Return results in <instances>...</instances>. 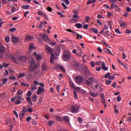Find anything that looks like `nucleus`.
Masks as SVG:
<instances>
[{
	"mask_svg": "<svg viewBox=\"0 0 131 131\" xmlns=\"http://www.w3.org/2000/svg\"><path fill=\"white\" fill-rule=\"evenodd\" d=\"M27 111L28 112H29V113H31L33 112V110L32 109V108H29L27 109Z\"/></svg>",
	"mask_w": 131,
	"mask_h": 131,
	"instance_id": "864d4df0",
	"label": "nucleus"
},
{
	"mask_svg": "<svg viewBox=\"0 0 131 131\" xmlns=\"http://www.w3.org/2000/svg\"><path fill=\"white\" fill-rule=\"evenodd\" d=\"M82 70L83 73H84L86 76H89V75H90V71H89V68L86 66L82 67Z\"/></svg>",
	"mask_w": 131,
	"mask_h": 131,
	"instance_id": "423d86ee",
	"label": "nucleus"
},
{
	"mask_svg": "<svg viewBox=\"0 0 131 131\" xmlns=\"http://www.w3.org/2000/svg\"><path fill=\"white\" fill-rule=\"evenodd\" d=\"M42 24H43V22L41 21L40 25L37 26L38 28H42Z\"/></svg>",
	"mask_w": 131,
	"mask_h": 131,
	"instance_id": "3c124183",
	"label": "nucleus"
},
{
	"mask_svg": "<svg viewBox=\"0 0 131 131\" xmlns=\"http://www.w3.org/2000/svg\"><path fill=\"white\" fill-rule=\"evenodd\" d=\"M24 76H25V73H20L17 77L18 78H21V77H24Z\"/></svg>",
	"mask_w": 131,
	"mask_h": 131,
	"instance_id": "f704fd0d",
	"label": "nucleus"
},
{
	"mask_svg": "<svg viewBox=\"0 0 131 131\" xmlns=\"http://www.w3.org/2000/svg\"><path fill=\"white\" fill-rule=\"evenodd\" d=\"M111 21L109 20L108 21V24H105L104 25V29L105 30H108L109 29V28L110 29H112V25H111Z\"/></svg>",
	"mask_w": 131,
	"mask_h": 131,
	"instance_id": "1a4fd4ad",
	"label": "nucleus"
},
{
	"mask_svg": "<svg viewBox=\"0 0 131 131\" xmlns=\"http://www.w3.org/2000/svg\"><path fill=\"white\" fill-rule=\"evenodd\" d=\"M116 84H117L116 82H114L112 84V86L113 88H115L116 86Z\"/></svg>",
	"mask_w": 131,
	"mask_h": 131,
	"instance_id": "338daca9",
	"label": "nucleus"
},
{
	"mask_svg": "<svg viewBox=\"0 0 131 131\" xmlns=\"http://www.w3.org/2000/svg\"><path fill=\"white\" fill-rule=\"evenodd\" d=\"M91 19V17H89V16H85V21L87 22H89V21H90V20Z\"/></svg>",
	"mask_w": 131,
	"mask_h": 131,
	"instance_id": "052dcab7",
	"label": "nucleus"
},
{
	"mask_svg": "<svg viewBox=\"0 0 131 131\" xmlns=\"http://www.w3.org/2000/svg\"><path fill=\"white\" fill-rule=\"evenodd\" d=\"M91 86L94 91H97V90H98V86H99V88H101L100 86V83L97 81H94L93 83L91 84Z\"/></svg>",
	"mask_w": 131,
	"mask_h": 131,
	"instance_id": "20e7f679",
	"label": "nucleus"
},
{
	"mask_svg": "<svg viewBox=\"0 0 131 131\" xmlns=\"http://www.w3.org/2000/svg\"><path fill=\"white\" fill-rule=\"evenodd\" d=\"M75 26L78 29L82 28V25H81V24L77 23L75 24Z\"/></svg>",
	"mask_w": 131,
	"mask_h": 131,
	"instance_id": "a878e982",
	"label": "nucleus"
},
{
	"mask_svg": "<svg viewBox=\"0 0 131 131\" xmlns=\"http://www.w3.org/2000/svg\"><path fill=\"white\" fill-rule=\"evenodd\" d=\"M35 57L37 61H40L42 59V56L40 54H38Z\"/></svg>",
	"mask_w": 131,
	"mask_h": 131,
	"instance_id": "4be33fe9",
	"label": "nucleus"
},
{
	"mask_svg": "<svg viewBox=\"0 0 131 131\" xmlns=\"http://www.w3.org/2000/svg\"><path fill=\"white\" fill-rule=\"evenodd\" d=\"M64 3L67 6H68L70 4L69 0H64Z\"/></svg>",
	"mask_w": 131,
	"mask_h": 131,
	"instance_id": "774afa93",
	"label": "nucleus"
},
{
	"mask_svg": "<svg viewBox=\"0 0 131 131\" xmlns=\"http://www.w3.org/2000/svg\"><path fill=\"white\" fill-rule=\"evenodd\" d=\"M110 76V73H107L104 76V78H108Z\"/></svg>",
	"mask_w": 131,
	"mask_h": 131,
	"instance_id": "13d9d810",
	"label": "nucleus"
},
{
	"mask_svg": "<svg viewBox=\"0 0 131 131\" xmlns=\"http://www.w3.org/2000/svg\"><path fill=\"white\" fill-rule=\"evenodd\" d=\"M73 94H74V97L75 98V99H78V96L77 95V92L74 91Z\"/></svg>",
	"mask_w": 131,
	"mask_h": 131,
	"instance_id": "c756f323",
	"label": "nucleus"
},
{
	"mask_svg": "<svg viewBox=\"0 0 131 131\" xmlns=\"http://www.w3.org/2000/svg\"><path fill=\"white\" fill-rule=\"evenodd\" d=\"M117 100L118 101V102H120V101H121V96H120V95L118 96Z\"/></svg>",
	"mask_w": 131,
	"mask_h": 131,
	"instance_id": "e2e57ef3",
	"label": "nucleus"
},
{
	"mask_svg": "<svg viewBox=\"0 0 131 131\" xmlns=\"http://www.w3.org/2000/svg\"><path fill=\"white\" fill-rule=\"evenodd\" d=\"M94 81V79L93 78H90L88 80H87L85 83L88 85V86H90L92 84V83Z\"/></svg>",
	"mask_w": 131,
	"mask_h": 131,
	"instance_id": "9b49d317",
	"label": "nucleus"
},
{
	"mask_svg": "<svg viewBox=\"0 0 131 131\" xmlns=\"http://www.w3.org/2000/svg\"><path fill=\"white\" fill-rule=\"evenodd\" d=\"M114 111L116 114L118 113V110H117V106H116V105H114Z\"/></svg>",
	"mask_w": 131,
	"mask_h": 131,
	"instance_id": "de8ad7c7",
	"label": "nucleus"
},
{
	"mask_svg": "<svg viewBox=\"0 0 131 131\" xmlns=\"http://www.w3.org/2000/svg\"><path fill=\"white\" fill-rule=\"evenodd\" d=\"M103 51H104V52H105V53H107V54H110V55H113V54H112V53L111 52V51H110V50L108 49H107V48H104V49H103Z\"/></svg>",
	"mask_w": 131,
	"mask_h": 131,
	"instance_id": "412c9836",
	"label": "nucleus"
},
{
	"mask_svg": "<svg viewBox=\"0 0 131 131\" xmlns=\"http://www.w3.org/2000/svg\"><path fill=\"white\" fill-rule=\"evenodd\" d=\"M115 76V74H114V75L112 76H110L108 77V79H110L111 80H113V79H114V76Z\"/></svg>",
	"mask_w": 131,
	"mask_h": 131,
	"instance_id": "09e8293b",
	"label": "nucleus"
},
{
	"mask_svg": "<svg viewBox=\"0 0 131 131\" xmlns=\"http://www.w3.org/2000/svg\"><path fill=\"white\" fill-rule=\"evenodd\" d=\"M114 9L116 10V11H119L120 10L119 7H118V6H117L116 4L115 5Z\"/></svg>",
	"mask_w": 131,
	"mask_h": 131,
	"instance_id": "a19ab883",
	"label": "nucleus"
},
{
	"mask_svg": "<svg viewBox=\"0 0 131 131\" xmlns=\"http://www.w3.org/2000/svg\"><path fill=\"white\" fill-rule=\"evenodd\" d=\"M116 33H118V34H121V32L119 29H117L115 30Z\"/></svg>",
	"mask_w": 131,
	"mask_h": 131,
	"instance_id": "c03bdc74",
	"label": "nucleus"
},
{
	"mask_svg": "<svg viewBox=\"0 0 131 131\" xmlns=\"http://www.w3.org/2000/svg\"><path fill=\"white\" fill-rule=\"evenodd\" d=\"M55 118L57 120V121H61L62 119H61V118L59 116H56Z\"/></svg>",
	"mask_w": 131,
	"mask_h": 131,
	"instance_id": "4c0bfd02",
	"label": "nucleus"
},
{
	"mask_svg": "<svg viewBox=\"0 0 131 131\" xmlns=\"http://www.w3.org/2000/svg\"><path fill=\"white\" fill-rule=\"evenodd\" d=\"M36 100H37V96H36V95H34L32 97V100L33 101V102H34V103H35V102H36Z\"/></svg>",
	"mask_w": 131,
	"mask_h": 131,
	"instance_id": "b1692460",
	"label": "nucleus"
},
{
	"mask_svg": "<svg viewBox=\"0 0 131 131\" xmlns=\"http://www.w3.org/2000/svg\"><path fill=\"white\" fill-rule=\"evenodd\" d=\"M20 84L23 86H28V87L30 86V85L29 84V83H24V82H21Z\"/></svg>",
	"mask_w": 131,
	"mask_h": 131,
	"instance_id": "c85d7f7f",
	"label": "nucleus"
},
{
	"mask_svg": "<svg viewBox=\"0 0 131 131\" xmlns=\"http://www.w3.org/2000/svg\"><path fill=\"white\" fill-rule=\"evenodd\" d=\"M92 31H93L94 33H98V30L95 28H92L91 29Z\"/></svg>",
	"mask_w": 131,
	"mask_h": 131,
	"instance_id": "49530a36",
	"label": "nucleus"
},
{
	"mask_svg": "<svg viewBox=\"0 0 131 131\" xmlns=\"http://www.w3.org/2000/svg\"><path fill=\"white\" fill-rule=\"evenodd\" d=\"M12 42H13V43L15 45L17 43L18 41H19V39L18 38V37H12Z\"/></svg>",
	"mask_w": 131,
	"mask_h": 131,
	"instance_id": "f3484780",
	"label": "nucleus"
},
{
	"mask_svg": "<svg viewBox=\"0 0 131 131\" xmlns=\"http://www.w3.org/2000/svg\"><path fill=\"white\" fill-rule=\"evenodd\" d=\"M18 60L20 62H25L27 60V57L26 56H20L18 58Z\"/></svg>",
	"mask_w": 131,
	"mask_h": 131,
	"instance_id": "ddd939ff",
	"label": "nucleus"
},
{
	"mask_svg": "<svg viewBox=\"0 0 131 131\" xmlns=\"http://www.w3.org/2000/svg\"><path fill=\"white\" fill-rule=\"evenodd\" d=\"M27 101H28V104L32 105V102H31L30 97L28 96V97L27 98Z\"/></svg>",
	"mask_w": 131,
	"mask_h": 131,
	"instance_id": "cd10ccee",
	"label": "nucleus"
},
{
	"mask_svg": "<svg viewBox=\"0 0 131 131\" xmlns=\"http://www.w3.org/2000/svg\"><path fill=\"white\" fill-rule=\"evenodd\" d=\"M45 92V89L41 87H39L37 92V95H40L41 93Z\"/></svg>",
	"mask_w": 131,
	"mask_h": 131,
	"instance_id": "dca6fc26",
	"label": "nucleus"
},
{
	"mask_svg": "<svg viewBox=\"0 0 131 131\" xmlns=\"http://www.w3.org/2000/svg\"><path fill=\"white\" fill-rule=\"evenodd\" d=\"M2 81H3V84H6V83L8 82V79L7 78H3L2 79Z\"/></svg>",
	"mask_w": 131,
	"mask_h": 131,
	"instance_id": "2f4dec72",
	"label": "nucleus"
},
{
	"mask_svg": "<svg viewBox=\"0 0 131 131\" xmlns=\"http://www.w3.org/2000/svg\"><path fill=\"white\" fill-rule=\"evenodd\" d=\"M45 51L48 54H51L50 58V62L53 63V60L55 59V54L53 53L54 49L52 48L51 47L49 46V45H46Z\"/></svg>",
	"mask_w": 131,
	"mask_h": 131,
	"instance_id": "f257e3e1",
	"label": "nucleus"
},
{
	"mask_svg": "<svg viewBox=\"0 0 131 131\" xmlns=\"http://www.w3.org/2000/svg\"><path fill=\"white\" fill-rule=\"evenodd\" d=\"M30 70L31 72H33V70H35V69H37L38 68V62H36L34 59H31L30 61Z\"/></svg>",
	"mask_w": 131,
	"mask_h": 131,
	"instance_id": "f03ea898",
	"label": "nucleus"
},
{
	"mask_svg": "<svg viewBox=\"0 0 131 131\" xmlns=\"http://www.w3.org/2000/svg\"><path fill=\"white\" fill-rule=\"evenodd\" d=\"M62 6L63 9H64V10H66V9L67 8V6H66V5H65L64 3H62Z\"/></svg>",
	"mask_w": 131,
	"mask_h": 131,
	"instance_id": "69168bd1",
	"label": "nucleus"
},
{
	"mask_svg": "<svg viewBox=\"0 0 131 131\" xmlns=\"http://www.w3.org/2000/svg\"><path fill=\"white\" fill-rule=\"evenodd\" d=\"M31 120V117L28 116L26 118L27 121H30Z\"/></svg>",
	"mask_w": 131,
	"mask_h": 131,
	"instance_id": "680f3d73",
	"label": "nucleus"
},
{
	"mask_svg": "<svg viewBox=\"0 0 131 131\" xmlns=\"http://www.w3.org/2000/svg\"><path fill=\"white\" fill-rule=\"evenodd\" d=\"M89 93L90 94L91 97H94V98L98 97V93H94L93 92H89Z\"/></svg>",
	"mask_w": 131,
	"mask_h": 131,
	"instance_id": "6ab92c4d",
	"label": "nucleus"
},
{
	"mask_svg": "<svg viewBox=\"0 0 131 131\" xmlns=\"http://www.w3.org/2000/svg\"><path fill=\"white\" fill-rule=\"evenodd\" d=\"M74 67L76 70H79L80 69V65L77 62L74 63Z\"/></svg>",
	"mask_w": 131,
	"mask_h": 131,
	"instance_id": "2eb2a0df",
	"label": "nucleus"
},
{
	"mask_svg": "<svg viewBox=\"0 0 131 131\" xmlns=\"http://www.w3.org/2000/svg\"><path fill=\"white\" fill-rule=\"evenodd\" d=\"M70 85L71 88H72V89H73L74 90L76 87V86H75V84H74V83H73L72 82H70Z\"/></svg>",
	"mask_w": 131,
	"mask_h": 131,
	"instance_id": "bb28decb",
	"label": "nucleus"
},
{
	"mask_svg": "<svg viewBox=\"0 0 131 131\" xmlns=\"http://www.w3.org/2000/svg\"><path fill=\"white\" fill-rule=\"evenodd\" d=\"M9 79H11V80H15L16 79V77H15L14 76H11L9 77Z\"/></svg>",
	"mask_w": 131,
	"mask_h": 131,
	"instance_id": "5fc2aeb1",
	"label": "nucleus"
},
{
	"mask_svg": "<svg viewBox=\"0 0 131 131\" xmlns=\"http://www.w3.org/2000/svg\"><path fill=\"white\" fill-rule=\"evenodd\" d=\"M126 26V23H122L121 24V27H122L123 28L125 27V26Z\"/></svg>",
	"mask_w": 131,
	"mask_h": 131,
	"instance_id": "0e129e2a",
	"label": "nucleus"
},
{
	"mask_svg": "<svg viewBox=\"0 0 131 131\" xmlns=\"http://www.w3.org/2000/svg\"><path fill=\"white\" fill-rule=\"evenodd\" d=\"M42 70H43V71L47 70V66L45 63L42 64Z\"/></svg>",
	"mask_w": 131,
	"mask_h": 131,
	"instance_id": "7c9ffc66",
	"label": "nucleus"
},
{
	"mask_svg": "<svg viewBox=\"0 0 131 131\" xmlns=\"http://www.w3.org/2000/svg\"><path fill=\"white\" fill-rule=\"evenodd\" d=\"M5 41H6L7 42H10V37L6 36L5 37Z\"/></svg>",
	"mask_w": 131,
	"mask_h": 131,
	"instance_id": "a18cd8bd",
	"label": "nucleus"
},
{
	"mask_svg": "<svg viewBox=\"0 0 131 131\" xmlns=\"http://www.w3.org/2000/svg\"><path fill=\"white\" fill-rule=\"evenodd\" d=\"M29 49L30 51H31L32 50H34V45H33V43H31L30 44Z\"/></svg>",
	"mask_w": 131,
	"mask_h": 131,
	"instance_id": "5701e85b",
	"label": "nucleus"
},
{
	"mask_svg": "<svg viewBox=\"0 0 131 131\" xmlns=\"http://www.w3.org/2000/svg\"><path fill=\"white\" fill-rule=\"evenodd\" d=\"M75 81L76 83L80 84V83H82V82L83 81V78L80 76H78L76 77Z\"/></svg>",
	"mask_w": 131,
	"mask_h": 131,
	"instance_id": "0eeeda50",
	"label": "nucleus"
},
{
	"mask_svg": "<svg viewBox=\"0 0 131 131\" xmlns=\"http://www.w3.org/2000/svg\"><path fill=\"white\" fill-rule=\"evenodd\" d=\"M58 15H60V17L61 18H65V16L64 15H63V14H62V13L61 12H58L57 13Z\"/></svg>",
	"mask_w": 131,
	"mask_h": 131,
	"instance_id": "79ce46f5",
	"label": "nucleus"
},
{
	"mask_svg": "<svg viewBox=\"0 0 131 131\" xmlns=\"http://www.w3.org/2000/svg\"><path fill=\"white\" fill-rule=\"evenodd\" d=\"M3 66L4 67V68H7V67H8L9 66V64L3 62Z\"/></svg>",
	"mask_w": 131,
	"mask_h": 131,
	"instance_id": "603ef678",
	"label": "nucleus"
},
{
	"mask_svg": "<svg viewBox=\"0 0 131 131\" xmlns=\"http://www.w3.org/2000/svg\"><path fill=\"white\" fill-rule=\"evenodd\" d=\"M81 94H83V95H85L86 94V91L85 90H83V89H81Z\"/></svg>",
	"mask_w": 131,
	"mask_h": 131,
	"instance_id": "6e6d98bb",
	"label": "nucleus"
},
{
	"mask_svg": "<svg viewBox=\"0 0 131 131\" xmlns=\"http://www.w3.org/2000/svg\"><path fill=\"white\" fill-rule=\"evenodd\" d=\"M22 94H23V92H22L21 90H18L17 92V95H22Z\"/></svg>",
	"mask_w": 131,
	"mask_h": 131,
	"instance_id": "bf43d9fd",
	"label": "nucleus"
},
{
	"mask_svg": "<svg viewBox=\"0 0 131 131\" xmlns=\"http://www.w3.org/2000/svg\"><path fill=\"white\" fill-rule=\"evenodd\" d=\"M63 120H64V121H66V122H69V117L68 116H66L63 117Z\"/></svg>",
	"mask_w": 131,
	"mask_h": 131,
	"instance_id": "473e14b6",
	"label": "nucleus"
},
{
	"mask_svg": "<svg viewBox=\"0 0 131 131\" xmlns=\"http://www.w3.org/2000/svg\"><path fill=\"white\" fill-rule=\"evenodd\" d=\"M101 65L103 70H104V71H107V70H108V68L106 67V63H105V62H102Z\"/></svg>",
	"mask_w": 131,
	"mask_h": 131,
	"instance_id": "a211bd4d",
	"label": "nucleus"
},
{
	"mask_svg": "<svg viewBox=\"0 0 131 131\" xmlns=\"http://www.w3.org/2000/svg\"><path fill=\"white\" fill-rule=\"evenodd\" d=\"M111 82H112V81H111V80H105V83L107 85H109V84H110V83H111Z\"/></svg>",
	"mask_w": 131,
	"mask_h": 131,
	"instance_id": "37998d69",
	"label": "nucleus"
},
{
	"mask_svg": "<svg viewBox=\"0 0 131 131\" xmlns=\"http://www.w3.org/2000/svg\"><path fill=\"white\" fill-rule=\"evenodd\" d=\"M74 90H75V91H77V92H80L81 91V88L80 87L76 86Z\"/></svg>",
	"mask_w": 131,
	"mask_h": 131,
	"instance_id": "e433bc0d",
	"label": "nucleus"
},
{
	"mask_svg": "<svg viewBox=\"0 0 131 131\" xmlns=\"http://www.w3.org/2000/svg\"><path fill=\"white\" fill-rule=\"evenodd\" d=\"M31 90L32 91H33V92H34V91H35V90H36V86L34 84H33L31 86Z\"/></svg>",
	"mask_w": 131,
	"mask_h": 131,
	"instance_id": "72a5a7b5",
	"label": "nucleus"
},
{
	"mask_svg": "<svg viewBox=\"0 0 131 131\" xmlns=\"http://www.w3.org/2000/svg\"><path fill=\"white\" fill-rule=\"evenodd\" d=\"M58 68H59L60 70H61V71H63V72H66V71L65 70V68H64L63 66H58Z\"/></svg>",
	"mask_w": 131,
	"mask_h": 131,
	"instance_id": "393cba45",
	"label": "nucleus"
},
{
	"mask_svg": "<svg viewBox=\"0 0 131 131\" xmlns=\"http://www.w3.org/2000/svg\"><path fill=\"white\" fill-rule=\"evenodd\" d=\"M71 57V55L70 54V53L67 50L64 51L62 55V59L63 61H69Z\"/></svg>",
	"mask_w": 131,
	"mask_h": 131,
	"instance_id": "7ed1b4c3",
	"label": "nucleus"
},
{
	"mask_svg": "<svg viewBox=\"0 0 131 131\" xmlns=\"http://www.w3.org/2000/svg\"><path fill=\"white\" fill-rule=\"evenodd\" d=\"M23 9H24V10H28L29 9V6L24 5L23 6Z\"/></svg>",
	"mask_w": 131,
	"mask_h": 131,
	"instance_id": "58836bf2",
	"label": "nucleus"
},
{
	"mask_svg": "<svg viewBox=\"0 0 131 131\" xmlns=\"http://www.w3.org/2000/svg\"><path fill=\"white\" fill-rule=\"evenodd\" d=\"M6 51H7V48H6L3 45L0 44V53L4 54Z\"/></svg>",
	"mask_w": 131,
	"mask_h": 131,
	"instance_id": "f8f14e48",
	"label": "nucleus"
},
{
	"mask_svg": "<svg viewBox=\"0 0 131 131\" xmlns=\"http://www.w3.org/2000/svg\"><path fill=\"white\" fill-rule=\"evenodd\" d=\"M16 28H12L10 29L9 31H10V32H14V31H16Z\"/></svg>",
	"mask_w": 131,
	"mask_h": 131,
	"instance_id": "8fccbe9b",
	"label": "nucleus"
},
{
	"mask_svg": "<svg viewBox=\"0 0 131 131\" xmlns=\"http://www.w3.org/2000/svg\"><path fill=\"white\" fill-rule=\"evenodd\" d=\"M104 36L105 37L109 36V31H105L104 32Z\"/></svg>",
	"mask_w": 131,
	"mask_h": 131,
	"instance_id": "ea45409f",
	"label": "nucleus"
},
{
	"mask_svg": "<svg viewBox=\"0 0 131 131\" xmlns=\"http://www.w3.org/2000/svg\"><path fill=\"white\" fill-rule=\"evenodd\" d=\"M40 37L44 40V41H48L49 38L48 37V35L46 34H42L40 35Z\"/></svg>",
	"mask_w": 131,
	"mask_h": 131,
	"instance_id": "9d476101",
	"label": "nucleus"
},
{
	"mask_svg": "<svg viewBox=\"0 0 131 131\" xmlns=\"http://www.w3.org/2000/svg\"><path fill=\"white\" fill-rule=\"evenodd\" d=\"M22 97L19 95H16L14 97V99L16 100L15 103L16 105H18V104H21V99Z\"/></svg>",
	"mask_w": 131,
	"mask_h": 131,
	"instance_id": "6e6552de",
	"label": "nucleus"
},
{
	"mask_svg": "<svg viewBox=\"0 0 131 131\" xmlns=\"http://www.w3.org/2000/svg\"><path fill=\"white\" fill-rule=\"evenodd\" d=\"M97 51L99 52V53H102V52H103V50H102V48H101V47H98Z\"/></svg>",
	"mask_w": 131,
	"mask_h": 131,
	"instance_id": "4d7b16f0",
	"label": "nucleus"
},
{
	"mask_svg": "<svg viewBox=\"0 0 131 131\" xmlns=\"http://www.w3.org/2000/svg\"><path fill=\"white\" fill-rule=\"evenodd\" d=\"M21 112L26 114V113L27 112V107L25 106L23 107Z\"/></svg>",
	"mask_w": 131,
	"mask_h": 131,
	"instance_id": "c9c22d12",
	"label": "nucleus"
},
{
	"mask_svg": "<svg viewBox=\"0 0 131 131\" xmlns=\"http://www.w3.org/2000/svg\"><path fill=\"white\" fill-rule=\"evenodd\" d=\"M79 110V106L77 104L73 105L70 108L71 112H72V113H78Z\"/></svg>",
	"mask_w": 131,
	"mask_h": 131,
	"instance_id": "39448f33",
	"label": "nucleus"
},
{
	"mask_svg": "<svg viewBox=\"0 0 131 131\" xmlns=\"http://www.w3.org/2000/svg\"><path fill=\"white\" fill-rule=\"evenodd\" d=\"M33 37H32L31 35H28L26 37V39L27 40H29V41H30V40H31L32 39H33Z\"/></svg>",
	"mask_w": 131,
	"mask_h": 131,
	"instance_id": "aec40b11",
	"label": "nucleus"
},
{
	"mask_svg": "<svg viewBox=\"0 0 131 131\" xmlns=\"http://www.w3.org/2000/svg\"><path fill=\"white\" fill-rule=\"evenodd\" d=\"M72 34L73 35H74L75 36H76V35L77 36V37H76L77 39H79V37L81 39H82V35H79L78 33L75 32H73Z\"/></svg>",
	"mask_w": 131,
	"mask_h": 131,
	"instance_id": "4468645a",
	"label": "nucleus"
}]
</instances>
